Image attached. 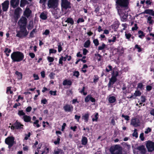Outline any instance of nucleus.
<instances>
[{"label": "nucleus", "mask_w": 154, "mask_h": 154, "mask_svg": "<svg viewBox=\"0 0 154 154\" xmlns=\"http://www.w3.org/2000/svg\"><path fill=\"white\" fill-rule=\"evenodd\" d=\"M125 35L126 38L128 40H130L129 39L131 36V34L129 33H125Z\"/></svg>", "instance_id": "41"}, {"label": "nucleus", "mask_w": 154, "mask_h": 154, "mask_svg": "<svg viewBox=\"0 0 154 154\" xmlns=\"http://www.w3.org/2000/svg\"><path fill=\"white\" fill-rule=\"evenodd\" d=\"M147 22L149 24H152L153 22V21L152 20V17L150 16H149L147 18Z\"/></svg>", "instance_id": "43"}, {"label": "nucleus", "mask_w": 154, "mask_h": 154, "mask_svg": "<svg viewBox=\"0 0 154 154\" xmlns=\"http://www.w3.org/2000/svg\"><path fill=\"white\" fill-rule=\"evenodd\" d=\"M48 60L49 62H52L54 60V59L53 57H48Z\"/></svg>", "instance_id": "51"}, {"label": "nucleus", "mask_w": 154, "mask_h": 154, "mask_svg": "<svg viewBox=\"0 0 154 154\" xmlns=\"http://www.w3.org/2000/svg\"><path fill=\"white\" fill-rule=\"evenodd\" d=\"M71 84L72 82L70 81H67L66 80H65L63 81V84L64 85H71Z\"/></svg>", "instance_id": "31"}, {"label": "nucleus", "mask_w": 154, "mask_h": 154, "mask_svg": "<svg viewBox=\"0 0 154 154\" xmlns=\"http://www.w3.org/2000/svg\"><path fill=\"white\" fill-rule=\"evenodd\" d=\"M55 75V74L53 72H51L49 75V76L51 79H53L54 76Z\"/></svg>", "instance_id": "60"}, {"label": "nucleus", "mask_w": 154, "mask_h": 154, "mask_svg": "<svg viewBox=\"0 0 154 154\" xmlns=\"http://www.w3.org/2000/svg\"><path fill=\"white\" fill-rule=\"evenodd\" d=\"M108 100L109 102L110 103H114L116 100V97L111 95H109Z\"/></svg>", "instance_id": "20"}, {"label": "nucleus", "mask_w": 154, "mask_h": 154, "mask_svg": "<svg viewBox=\"0 0 154 154\" xmlns=\"http://www.w3.org/2000/svg\"><path fill=\"white\" fill-rule=\"evenodd\" d=\"M60 139L59 137L57 138L56 140L54 142V143L56 145L57 144H59L60 143Z\"/></svg>", "instance_id": "52"}, {"label": "nucleus", "mask_w": 154, "mask_h": 154, "mask_svg": "<svg viewBox=\"0 0 154 154\" xmlns=\"http://www.w3.org/2000/svg\"><path fill=\"white\" fill-rule=\"evenodd\" d=\"M27 2H28L26 0H21L20 5V6L21 7H23Z\"/></svg>", "instance_id": "30"}, {"label": "nucleus", "mask_w": 154, "mask_h": 154, "mask_svg": "<svg viewBox=\"0 0 154 154\" xmlns=\"http://www.w3.org/2000/svg\"><path fill=\"white\" fill-rule=\"evenodd\" d=\"M138 29V27L137 26V24H135L134 25V26L132 28V30H136Z\"/></svg>", "instance_id": "59"}, {"label": "nucleus", "mask_w": 154, "mask_h": 154, "mask_svg": "<svg viewBox=\"0 0 154 154\" xmlns=\"http://www.w3.org/2000/svg\"><path fill=\"white\" fill-rule=\"evenodd\" d=\"M33 77L35 80H37L39 79V77L37 75L34 74L33 75Z\"/></svg>", "instance_id": "64"}, {"label": "nucleus", "mask_w": 154, "mask_h": 154, "mask_svg": "<svg viewBox=\"0 0 154 154\" xmlns=\"http://www.w3.org/2000/svg\"><path fill=\"white\" fill-rule=\"evenodd\" d=\"M98 118V114L97 112L95 113L94 117L92 118V120L93 122L96 121L97 122Z\"/></svg>", "instance_id": "35"}, {"label": "nucleus", "mask_w": 154, "mask_h": 154, "mask_svg": "<svg viewBox=\"0 0 154 154\" xmlns=\"http://www.w3.org/2000/svg\"><path fill=\"white\" fill-rule=\"evenodd\" d=\"M23 119L24 121L26 122H29L31 120V117L26 115L23 116Z\"/></svg>", "instance_id": "26"}, {"label": "nucleus", "mask_w": 154, "mask_h": 154, "mask_svg": "<svg viewBox=\"0 0 154 154\" xmlns=\"http://www.w3.org/2000/svg\"><path fill=\"white\" fill-rule=\"evenodd\" d=\"M138 33L139 34V37L140 38H142L144 36L143 32L141 31H139Z\"/></svg>", "instance_id": "36"}, {"label": "nucleus", "mask_w": 154, "mask_h": 154, "mask_svg": "<svg viewBox=\"0 0 154 154\" xmlns=\"http://www.w3.org/2000/svg\"><path fill=\"white\" fill-rule=\"evenodd\" d=\"M145 145L148 152H152L154 151V142L148 140L145 142Z\"/></svg>", "instance_id": "5"}, {"label": "nucleus", "mask_w": 154, "mask_h": 154, "mask_svg": "<svg viewBox=\"0 0 154 154\" xmlns=\"http://www.w3.org/2000/svg\"><path fill=\"white\" fill-rule=\"evenodd\" d=\"M143 13L148 14L152 16H154V11L152 10H146L143 12Z\"/></svg>", "instance_id": "21"}, {"label": "nucleus", "mask_w": 154, "mask_h": 154, "mask_svg": "<svg viewBox=\"0 0 154 154\" xmlns=\"http://www.w3.org/2000/svg\"><path fill=\"white\" fill-rule=\"evenodd\" d=\"M47 0H40V3L44 4ZM59 0H48L47 5L49 8L55 9L59 5Z\"/></svg>", "instance_id": "3"}, {"label": "nucleus", "mask_w": 154, "mask_h": 154, "mask_svg": "<svg viewBox=\"0 0 154 154\" xmlns=\"http://www.w3.org/2000/svg\"><path fill=\"white\" fill-rule=\"evenodd\" d=\"M108 67L109 68V69H108L107 68H106V71L107 72H109L110 71L112 70V66L111 65H109Z\"/></svg>", "instance_id": "53"}, {"label": "nucleus", "mask_w": 154, "mask_h": 154, "mask_svg": "<svg viewBox=\"0 0 154 154\" xmlns=\"http://www.w3.org/2000/svg\"><path fill=\"white\" fill-rule=\"evenodd\" d=\"M50 33V31L48 29H46L44 33H43V35H48Z\"/></svg>", "instance_id": "55"}, {"label": "nucleus", "mask_w": 154, "mask_h": 154, "mask_svg": "<svg viewBox=\"0 0 154 154\" xmlns=\"http://www.w3.org/2000/svg\"><path fill=\"white\" fill-rule=\"evenodd\" d=\"M122 116L126 120H128L129 119V117L128 116H125L124 115H122Z\"/></svg>", "instance_id": "63"}, {"label": "nucleus", "mask_w": 154, "mask_h": 154, "mask_svg": "<svg viewBox=\"0 0 154 154\" xmlns=\"http://www.w3.org/2000/svg\"><path fill=\"white\" fill-rule=\"evenodd\" d=\"M61 5L62 10H63V9L66 10L68 8H71L70 3L68 1L61 2Z\"/></svg>", "instance_id": "8"}, {"label": "nucleus", "mask_w": 154, "mask_h": 154, "mask_svg": "<svg viewBox=\"0 0 154 154\" xmlns=\"http://www.w3.org/2000/svg\"><path fill=\"white\" fill-rule=\"evenodd\" d=\"M141 94V92L138 90L136 91L134 93V95L136 96H140Z\"/></svg>", "instance_id": "38"}, {"label": "nucleus", "mask_w": 154, "mask_h": 154, "mask_svg": "<svg viewBox=\"0 0 154 154\" xmlns=\"http://www.w3.org/2000/svg\"><path fill=\"white\" fill-rule=\"evenodd\" d=\"M14 127H15V129H18L23 128V125L17 121L14 123Z\"/></svg>", "instance_id": "19"}, {"label": "nucleus", "mask_w": 154, "mask_h": 154, "mask_svg": "<svg viewBox=\"0 0 154 154\" xmlns=\"http://www.w3.org/2000/svg\"><path fill=\"white\" fill-rule=\"evenodd\" d=\"M56 9L53 11V14L54 15L56 16L57 18L59 17H60V10L57 8H55Z\"/></svg>", "instance_id": "23"}, {"label": "nucleus", "mask_w": 154, "mask_h": 154, "mask_svg": "<svg viewBox=\"0 0 154 154\" xmlns=\"http://www.w3.org/2000/svg\"><path fill=\"white\" fill-rule=\"evenodd\" d=\"M116 3L118 6L126 7L128 6L129 1L128 0H116Z\"/></svg>", "instance_id": "6"}, {"label": "nucleus", "mask_w": 154, "mask_h": 154, "mask_svg": "<svg viewBox=\"0 0 154 154\" xmlns=\"http://www.w3.org/2000/svg\"><path fill=\"white\" fill-rule=\"evenodd\" d=\"M49 93L51 95H53L55 96L56 95V91H50L49 92Z\"/></svg>", "instance_id": "62"}, {"label": "nucleus", "mask_w": 154, "mask_h": 154, "mask_svg": "<svg viewBox=\"0 0 154 154\" xmlns=\"http://www.w3.org/2000/svg\"><path fill=\"white\" fill-rule=\"evenodd\" d=\"M118 72L117 71H113L112 73V76L116 78L118 75Z\"/></svg>", "instance_id": "37"}, {"label": "nucleus", "mask_w": 154, "mask_h": 154, "mask_svg": "<svg viewBox=\"0 0 154 154\" xmlns=\"http://www.w3.org/2000/svg\"><path fill=\"white\" fill-rule=\"evenodd\" d=\"M90 42L89 40H88L85 42L84 47L85 48H88L90 46Z\"/></svg>", "instance_id": "32"}, {"label": "nucleus", "mask_w": 154, "mask_h": 154, "mask_svg": "<svg viewBox=\"0 0 154 154\" xmlns=\"http://www.w3.org/2000/svg\"><path fill=\"white\" fill-rule=\"evenodd\" d=\"M58 51L59 52H60L62 50V48L61 47V43L60 42L58 43Z\"/></svg>", "instance_id": "39"}, {"label": "nucleus", "mask_w": 154, "mask_h": 154, "mask_svg": "<svg viewBox=\"0 0 154 154\" xmlns=\"http://www.w3.org/2000/svg\"><path fill=\"white\" fill-rule=\"evenodd\" d=\"M84 21V20L82 18H79L77 21V23H79L80 22H83Z\"/></svg>", "instance_id": "58"}, {"label": "nucleus", "mask_w": 154, "mask_h": 154, "mask_svg": "<svg viewBox=\"0 0 154 154\" xmlns=\"http://www.w3.org/2000/svg\"><path fill=\"white\" fill-rule=\"evenodd\" d=\"M19 3V0H11L10 1L11 5L14 8L17 7Z\"/></svg>", "instance_id": "13"}, {"label": "nucleus", "mask_w": 154, "mask_h": 154, "mask_svg": "<svg viewBox=\"0 0 154 154\" xmlns=\"http://www.w3.org/2000/svg\"><path fill=\"white\" fill-rule=\"evenodd\" d=\"M63 108L65 112H72L73 107L72 105L66 104L63 106Z\"/></svg>", "instance_id": "10"}, {"label": "nucleus", "mask_w": 154, "mask_h": 154, "mask_svg": "<svg viewBox=\"0 0 154 154\" xmlns=\"http://www.w3.org/2000/svg\"><path fill=\"white\" fill-rule=\"evenodd\" d=\"M82 144L83 145H86L88 142V140L86 137H82L81 140Z\"/></svg>", "instance_id": "24"}, {"label": "nucleus", "mask_w": 154, "mask_h": 154, "mask_svg": "<svg viewBox=\"0 0 154 154\" xmlns=\"http://www.w3.org/2000/svg\"><path fill=\"white\" fill-rule=\"evenodd\" d=\"M140 122L137 119H131V124L134 127H137L139 125Z\"/></svg>", "instance_id": "11"}, {"label": "nucleus", "mask_w": 154, "mask_h": 154, "mask_svg": "<svg viewBox=\"0 0 154 154\" xmlns=\"http://www.w3.org/2000/svg\"><path fill=\"white\" fill-rule=\"evenodd\" d=\"M47 13L46 12H43L42 13L40 16V18L43 20H45L47 18Z\"/></svg>", "instance_id": "22"}, {"label": "nucleus", "mask_w": 154, "mask_h": 154, "mask_svg": "<svg viewBox=\"0 0 154 154\" xmlns=\"http://www.w3.org/2000/svg\"><path fill=\"white\" fill-rule=\"evenodd\" d=\"M49 152V149L45 147L44 149V150L42 151H40V152H41V153L40 154H47Z\"/></svg>", "instance_id": "29"}, {"label": "nucleus", "mask_w": 154, "mask_h": 154, "mask_svg": "<svg viewBox=\"0 0 154 154\" xmlns=\"http://www.w3.org/2000/svg\"><path fill=\"white\" fill-rule=\"evenodd\" d=\"M11 57L13 62H20L23 60L24 57L23 54L19 51L13 52L11 55Z\"/></svg>", "instance_id": "2"}, {"label": "nucleus", "mask_w": 154, "mask_h": 154, "mask_svg": "<svg viewBox=\"0 0 154 154\" xmlns=\"http://www.w3.org/2000/svg\"><path fill=\"white\" fill-rule=\"evenodd\" d=\"M30 133L29 132L28 134H26L25 135V137L24 138V140H27L28 139V138L30 136Z\"/></svg>", "instance_id": "57"}, {"label": "nucleus", "mask_w": 154, "mask_h": 154, "mask_svg": "<svg viewBox=\"0 0 154 154\" xmlns=\"http://www.w3.org/2000/svg\"><path fill=\"white\" fill-rule=\"evenodd\" d=\"M111 154H122V149L119 145L112 146L109 149Z\"/></svg>", "instance_id": "4"}, {"label": "nucleus", "mask_w": 154, "mask_h": 154, "mask_svg": "<svg viewBox=\"0 0 154 154\" xmlns=\"http://www.w3.org/2000/svg\"><path fill=\"white\" fill-rule=\"evenodd\" d=\"M116 78L112 76L110 79L109 83L108 85V87L110 88L111 86L116 81Z\"/></svg>", "instance_id": "15"}, {"label": "nucleus", "mask_w": 154, "mask_h": 154, "mask_svg": "<svg viewBox=\"0 0 154 154\" xmlns=\"http://www.w3.org/2000/svg\"><path fill=\"white\" fill-rule=\"evenodd\" d=\"M22 9L20 8H18L15 9L14 17L15 19L17 20L20 17V14L22 11Z\"/></svg>", "instance_id": "9"}, {"label": "nucleus", "mask_w": 154, "mask_h": 154, "mask_svg": "<svg viewBox=\"0 0 154 154\" xmlns=\"http://www.w3.org/2000/svg\"><path fill=\"white\" fill-rule=\"evenodd\" d=\"M57 52V51L56 50L50 49L49 50V54L51 53H56Z\"/></svg>", "instance_id": "47"}, {"label": "nucleus", "mask_w": 154, "mask_h": 154, "mask_svg": "<svg viewBox=\"0 0 154 154\" xmlns=\"http://www.w3.org/2000/svg\"><path fill=\"white\" fill-rule=\"evenodd\" d=\"M135 47L136 48L138 49V52H140L142 50L141 48L138 45H136L135 46Z\"/></svg>", "instance_id": "56"}, {"label": "nucleus", "mask_w": 154, "mask_h": 154, "mask_svg": "<svg viewBox=\"0 0 154 154\" xmlns=\"http://www.w3.org/2000/svg\"><path fill=\"white\" fill-rule=\"evenodd\" d=\"M15 74L17 75V78L19 79H21L22 77V74L21 73L16 71Z\"/></svg>", "instance_id": "33"}, {"label": "nucleus", "mask_w": 154, "mask_h": 154, "mask_svg": "<svg viewBox=\"0 0 154 154\" xmlns=\"http://www.w3.org/2000/svg\"><path fill=\"white\" fill-rule=\"evenodd\" d=\"M32 13L31 11L28 8H26L25 11L23 13V15L26 17L27 18L30 16Z\"/></svg>", "instance_id": "16"}, {"label": "nucleus", "mask_w": 154, "mask_h": 154, "mask_svg": "<svg viewBox=\"0 0 154 154\" xmlns=\"http://www.w3.org/2000/svg\"><path fill=\"white\" fill-rule=\"evenodd\" d=\"M151 129L149 128H148L145 131V133L147 134L149 132H151Z\"/></svg>", "instance_id": "54"}, {"label": "nucleus", "mask_w": 154, "mask_h": 154, "mask_svg": "<svg viewBox=\"0 0 154 154\" xmlns=\"http://www.w3.org/2000/svg\"><path fill=\"white\" fill-rule=\"evenodd\" d=\"M132 135L133 137H135L136 138L138 137V134L137 132V130L136 129H135L134 130V131Z\"/></svg>", "instance_id": "42"}, {"label": "nucleus", "mask_w": 154, "mask_h": 154, "mask_svg": "<svg viewBox=\"0 0 154 154\" xmlns=\"http://www.w3.org/2000/svg\"><path fill=\"white\" fill-rule=\"evenodd\" d=\"M18 114L20 116H25V113L23 110H19L18 112Z\"/></svg>", "instance_id": "50"}, {"label": "nucleus", "mask_w": 154, "mask_h": 154, "mask_svg": "<svg viewBox=\"0 0 154 154\" xmlns=\"http://www.w3.org/2000/svg\"><path fill=\"white\" fill-rule=\"evenodd\" d=\"M90 101L92 102H95L96 100L91 95H88L85 98V101L86 102H88Z\"/></svg>", "instance_id": "12"}, {"label": "nucleus", "mask_w": 154, "mask_h": 154, "mask_svg": "<svg viewBox=\"0 0 154 154\" xmlns=\"http://www.w3.org/2000/svg\"><path fill=\"white\" fill-rule=\"evenodd\" d=\"M85 89V87H83L82 89V90L80 91V92L81 93H83V94L84 95H86L87 94V93L86 92H84Z\"/></svg>", "instance_id": "46"}, {"label": "nucleus", "mask_w": 154, "mask_h": 154, "mask_svg": "<svg viewBox=\"0 0 154 154\" xmlns=\"http://www.w3.org/2000/svg\"><path fill=\"white\" fill-rule=\"evenodd\" d=\"M63 57H61L59 60V63L60 64H61V65H62L63 62H62V61L63 60Z\"/></svg>", "instance_id": "61"}, {"label": "nucleus", "mask_w": 154, "mask_h": 154, "mask_svg": "<svg viewBox=\"0 0 154 154\" xmlns=\"http://www.w3.org/2000/svg\"><path fill=\"white\" fill-rule=\"evenodd\" d=\"M89 115L88 114H85L82 116V118L85 122H88Z\"/></svg>", "instance_id": "25"}, {"label": "nucleus", "mask_w": 154, "mask_h": 154, "mask_svg": "<svg viewBox=\"0 0 154 154\" xmlns=\"http://www.w3.org/2000/svg\"><path fill=\"white\" fill-rule=\"evenodd\" d=\"M39 122L38 120H36L35 121L33 122V124L34 125H36V127L37 128H38L40 127V125H39L38 124V122Z\"/></svg>", "instance_id": "45"}, {"label": "nucleus", "mask_w": 154, "mask_h": 154, "mask_svg": "<svg viewBox=\"0 0 154 154\" xmlns=\"http://www.w3.org/2000/svg\"><path fill=\"white\" fill-rule=\"evenodd\" d=\"M139 137L141 141H143L144 140V133H141L140 134Z\"/></svg>", "instance_id": "44"}, {"label": "nucleus", "mask_w": 154, "mask_h": 154, "mask_svg": "<svg viewBox=\"0 0 154 154\" xmlns=\"http://www.w3.org/2000/svg\"><path fill=\"white\" fill-rule=\"evenodd\" d=\"M105 46H106V45L103 43L102 45L98 47V50H102L105 48Z\"/></svg>", "instance_id": "40"}, {"label": "nucleus", "mask_w": 154, "mask_h": 154, "mask_svg": "<svg viewBox=\"0 0 154 154\" xmlns=\"http://www.w3.org/2000/svg\"><path fill=\"white\" fill-rule=\"evenodd\" d=\"M27 23V19L25 17H22L18 22V24L20 27V30L18 31L16 36L19 37H22L26 36L28 34L26 29V26Z\"/></svg>", "instance_id": "1"}, {"label": "nucleus", "mask_w": 154, "mask_h": 154, "mask_svg": "<svg viewBox=\"0 0 154 154\" xmlns=\"http://www.w3.org/2000/svg\"><path fill=\"white\" fill-rule=\"evenodd\" d=\"M65 22H67L68 23H69L72 25H73L74 22L73 20L71 18H67Z\"/></svg>", "instance_id": "27"}, {"label": "nucleus", "mask_w": 154, "mask_h": 154, "mask_svg": "<svg viewBox=\"0 0 154 154\" xmlns=\"http://www.w3.org/2000/svg\"><path fill=\"white\" fill-rule=\"evenodd\" d=\"M53 154H64V153L62 149L57 148L54 150Z\"/></svg>", "instance_id": "18"}, {"label": "nucleus", "mask_w": 154, "mask_h": 154, "mask_svg": "<svg viewBox=\"0 0 154 154\" xmlns=\"http://www.w3.org/2000/svg\"><path fill=\"white\" fill-rule=\"evenodd\" d=\"M33 27V22L32 20L30 21L27 26V28L28 29H31Z\"/></svg>", "instance_id": "28"}, {"label": "nucleus", "mask_w": 154, "mask_h": 154, "mask_svg": "<svg viewBox=\"0 0 154 154\" xmlns=\"http://www.w3.org/2000/svg\"><path fill=\"white\" fill-rule=\"evenodd\" d=\"M14 138L12 137H9L5 139V143L8 145L9 147H11L14 142Z\"/></svg>", "instance_id": "7"}, {"label": "nucleus", "mask_w": 154, "mask_h": 154, "mask_svg": "<svg viewBox=\"0 0 154 154\" xmlns=\"http://www.w3.org/2000/svg\"><path fill=\"white\" fill-rule=\"evenodd\" d=\"M93 42L96 46H97L99 45V42L97 39H94L93 40Z\"/></svg>", "instance_id": "48"}, {"label": "nucleus", "mask_w": 154, "mask_h": 154, "mask_svg": "<svg viewBox=\"0 0 154 154\" xmlns=\"http://www.w3.org/2000/svg\"><path fill=\"white\" fill-rule=\"evenodd\" d=\"M137 149L142 154H145L146 152V149L143 146H139Z\"/></svg>", "instance_id": "17"}, {"label": "nucleus", "mask_w": 154, "mask_h": 154, "mask_svg": "<svg viewBox=\"0 0 154 154\" xmlns=\"http://www.w3.org/2000/svg\"><path fill=\"white\" fill-rule=\"evenodd\" d=\"M9 4V2L8 0H7L2 3V9L4 11H6L8 8Z\"/></svg>", "instance_id": "14"}, {"label": "nucleus", "mask_w": 154, "mask_h": 154, "mask_svg": "<svg viewBox=\"0 0 154 154\" xmlns=\"http://www.w3.org/2000/svg\"><path fill=\"white\" fill-rule=\"evenodd\" d=\"M79 75V73L78 71H75L74 72L73 75L78 77Z\"/></svg>", "instance_id": "49"}, {"label": "nucleus", "mask_w": 154, "mask_h": 154, "mask_svg": "<svg viewBox=\"0 0 154 154\" xmlns=\"http://www.w3.org/2000/svg\"><path fill=\"white\" fill-rule=\"evenodd\" d=\"M36 32V29H33L30 33V37L31 38L33 37L34 34Z\"/></svg>", "instance_id": "34"}]
</instances>
